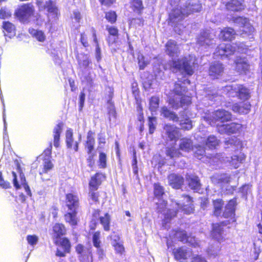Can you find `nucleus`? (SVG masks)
I'll use <instances>...</instances> for the list:
<instances>
[{
	"instance_id": "1",
	"label": "nucleus",
	"mask_w": 262,
	"mask_h": 262,
	"mask_svg": "<svg viewBox=\"0 0 262 262\" xmlns=\"http://www.w3.org/2000/svg\"><path fill=\"white\" fill-rule=\"evenodd\" d=\"M195 64V57L189 56L178 60H172L168 63L170 70L176 73L178 71L184 72L189 75H191L194 71L193 68Z\"/></svg>"
},
{
	"instance_id": "2",
	"label": "nucleus",
	"mask_w": 262,
	"mask_h": 262,
	"mask_svg": "<svg viewBox=\"0 0 262 262\" xmlns=\"http://www.w3.org/2000/svg\"><path fill=\"white\" fill-rule=\"evenodd\" d=\"M161 114L165 118H169L175 122H180V125L181 128L184 130H189L192 128V124L191 121L188 117L179 118L174 112H171L166 106H163L161 108Z\"/></svg>"
},
{
	"instance_id": "3",
	"label": "nucleus",
	"mask_w": 262,
	"mask_h": 262,
	"mask_svg": "<svg viewBox=\"0 0 262 262\" xmlns=\"http://www.w3.org/2000/svg\"><path fill=\"white\" fill-rule=\"evenodd\" d=\"M225 91L228 92L230 96H234V94L242 100H247L250 97L249 90L242 85L232 84L225 87Z\"/></svg>"
},
{
	"instance_id": "4",
	"label": "nucleus",
	"mask_w": 262,
	"mask_h": 262,
	"mask_svg": "<svg viewBox=\"0 0 262 262\" xmlns=\"http://www.w3.org/2000/svg\"><path fill=\"white\" fill-rule=\"evenodd\" d=\"M33 8L28 5H24L18 8L15 12V16L22 22H26L33 15Z\"/></svg>"
},
{
	"instance_id": "5",
	"label": "nucleus",
	"mask_w": 262,
	"mask_h": 262,
	"mask_svg": "<svg viewBox=\"0 0 262 262\" xmlns=\"http://www.w3.org/2000/svg\"><path fill=\"white\" fill-rule=\"evenodd\" d=\"M237 50L239 51V49L237 48L235 45L222 44L220 45L216 48L215 54L216 56H221V57H227L233 54Z\"/></svg>"
},
{
	"instance_id": "6",
	"label": "nucleus",
	"mask_w": 262,
	"mask_h": 262,
	"mask_svg": "<svg viewBox=\"0 0 262 262\" xmlns=\"http://www.w3.org/2000/svg\"><path fill=\"white\" fill-rule=\"evenodd\" d=\"M181 198L186 199V202L188 203L187 205H184L185 202L182 199H177L173 203V205L177 207V208H182L184 213L186 214H190L194 211L193 205L191 204V198L188 195H183Z\"/></svg>"
},
{
	"instance_id": "7",
	"label": "nucleus",
	"mask_w": 262,
	"mask_h": 262,
	"mask_svg": "<svg viewBox=\"0 0 262 262\" xmlns=\"http://www.w3.org/2000/svg\"><path fill=\"white\" fill-rule=\"evenodd\" d=\"M188 15L185 7L173 8L169 14V19L172 23H177L182 20L185 17Z\"/></svg>"
},
{
	"instance_id": "8",
	"label": "nucleus",
	"mask_w": 262,
	"mask_h": 262,
	"mask_svg": "<svg viewBox=\"0 0 262 262\" xmlns=\"http://www.w3.org/2000/svg\"><path fill=\"white\" fill-rule=\"evenodd\" d=\"M241 128L242 125L236 123L217 125V130L221 134H235L239 132Z\"/></svg>"
},
{
	"instance_id": "9",
	"label": "nucleus",
	"mask_w": 262,
	"mask_h": 262,
	"mask_svg": "<svg viewBox=\"0 0 262 262\" xmlns=\"http://www.w3.org/2000/svg\"><path fill=\"white\" fill-rule=\"evenodd\" d=\"M234 23L239 25L242 29L241 31L243 32V35L244 34L249 35L254 31V28L249 23V20L246 18L238 17L234 19Z\"/></svg>"
},
{
	"instance_id": "10",
	"label": "nucleus",
	"mask_w": 262,
	"mask_h": 262,
	"mask_svg": "<svg viewBox=\"0 0 262 262\" xmlns=\"http://www.w3.org/2000/svg\"><path fill=\"white\" fill-rule=\"evenodd\" d=\"M234 63L235 70L240 74H246L249 70L250 64L246 58L237 57Z\"/></svg>"
},
{
	"instance_id": "11",
	"label": "nucleus",
	"mask_w": 262,
	"mask_h": 262,
	"mask_svg": "<svg viewBox=\"0 0 262 262\" xmlns=\"http://www.w3.org/2000/svg\"><path fill=\"white\" fill-rule=\"evenodd\" d=\"M211 117L215 122H224L231 120V115L224 110H218L212 113Z\"/></svg>"
},
{
	"instance_id": "12",
	"label": "nucleus",
	"mask_w": 262,
	"mask_h": 262,
	"mask_svg": "<svg viewBox=\"0 0 262 262\" xmlns=\"http://www.w3.org/2000/svg\"><path fill=\"white\" fill-rule=\"evenodd\" d=\"M214 35L208 31L200 34L198 38L197 42L201 46L207 47L213 43Z\"/></svg>"
},
{
	"instance_id": "13",
	"label": "nucleus",
	"mask_w": 262,
	"mask_h": 262,
	"mask_svg": "<svg viewBox=\"0 0 262 262\" xmlns=\"http://www.w3.org/2000/svg\"><path fill=\"white\" fill-rule=\"evenodd\" d=\"M169 184L176 189H179L183 184L184 179L179 174L176 173H171L168 177Z\"/></svg>"
},
{
	"instance_id": "14",
	"label": "nucleus",
	"mask_w": 262,
	"mask_h": 262,
	"mask_svg": "<svg viewBox=\"0 0 262 262\" xmlns=\"http://www.w3.org/2000/svg\"><path fill=\"white\" fill-rule=\"evenodd\" d=\"M236 205V200L232 199L229 201L225 207L223 216L225 218H231L233 219L235 215V206Z\"/></svg>"
},
{
	"instance_id": "15",
	"label": "nucleus",
	"mask_w": 262,
	"mask_h": 262,
	"mask_svg": "<svg viewBox=\"0 0 262 262\" xmlns=\"http://www.w3.org/2000/svg\"><path fill=\"white\" fill-rule=\"evenodd\" d=\"M224 67L222 63L215 62L211 65L209 69V75L212 78H217L223 73Z\"/></svg>"
},
{
	"instance_id": "16",
	"label": "nucleus",
	"mask_w": 262,
	"mask_h": 262,
	"mask_svg": "<svg viewBox=\"0 0 262 262\" xmlns=\"http://www.w3.org/2000/svg\"><path fill=\"white\" fill-rule=\"evenodd\" d=\"M190 103L191 98L187 96L182 97L180 103L173 98H170L169 100V104L174 109H178L180 107H183L185 105H187Z\"/></svg>"
},
{
	"instance_id": "17",
	"label": "nucleus",
	"mask_w": 262,
	"mask_h": 262,
	"mask_svg": "<svg viewBox=\"0 0 262 262\" xmlns=\"http://www.w3.org/2000/svg\"><path fill=\"white\" fill-rule=\"evenodd\" d=\"M67 206L69 210L76 211L79 206V199L76 195L72 193L67 194Z\"/></svg>"
},
{
	"instance_id": "18",
	"label": "nucleus",
	"mask_w": 262,
	"mask_h": 262,
	"mask_svg": "<svg viewBox=\"0 0 262 262\" xmlns=\"http://www.w3.org/2000/svg\"><path fill=\"white\" fill-rule=\"evenodd\" d=\"M165 135L170 141L175 140L178 136V130L176 127L170 124H166L164 127Z\"/></svg>"
},
{
	"instance_id": "19",
	"label": "nucleus",
	"mask_w": 262,
	"mask_h": 262,
	"mask_svg": "<svg viewBox=\"0 0 262 262\" xmlns=\"http://www.w3.org/2000/svg\"><path fill=\"white\" fill-rule=\"evenodd\" d=\"M191 252L189 250L183 248L176 249L173 252L174 258L177 260L187 259L190 256Z\"/></svg>"
},
{
	"instance_id": "20",
	"label": "nucleus",
	"mask_w": 262,
	"mask_h": 262,
	"mask_svg": "<svg viewBox=\"0 0 262 262\" xmlns=\"http://www.w3.org/2000/svg\"><path fill=\"white\" fill-rule=\"evenodd\" d=\"M179 149L185 152H189L193 149V143L191 139L184 138L181 139L179 143Z\"/></svg>"
},
{
	"instance_id": "21",
	"label": "nucleus",
	"mask_w": 262,
	"mask_h": 262,
	"mask_svg": "<svg viewBox=\"0 0 262 262\" xmlns=\"http://www.w3.org/2000/svg\"><path fill=\"white\" fill-rule=\"evenodd\" d=\"M220 36L224 40H231L235 38V32L233 29L227 28L222 30Z\"/></svg>"
},
{
	"instance_id": "22",
	"label": "nucleus",
	"mask_w": 262,
	"mask_h": 262,
	"mask_svg": "<svg viewBox=\"0 0 262 262\" xmlns=\"http://www.w3.org/2000/svg\"><path fill=\"white\" fill-rule=\"evenodd\" d=\"M166 47L167 54L171 57L177 56L178 47L174 41L169 40L166 43Z\"/></svg>"
},
{
	"instance_id": "23",
	"label": "nucleus",
	"mask_w": 262,
	"mask_h": 262,
	"mask_svg": "<svg viewBox=\"0 0 262 262\" xmlns=\"http://www.w3.org/2000/svg\"><path fill=\"white\" fill-rule=\"evenodd\" d=\"M186 179L188 182V185L191 189L198 190L200 188L201 184L198 177L194 176H187Z\"/></svg>"
},
{
	"instance_id": "24",
	"label": "nucleus",
	"mask_w": 262,
	"mask_h": 262,
	"mask_svg": "<svg viewBox=\"0 0 262 262\" xmlns=\"http://www.w3.org/2000/svg\"><path fill=\"white\" fill-rule=\"evenodd\" d=\"M64 215L65 221L72 226H75L77 224L78 219L77 217V211L70 210Z\"/></svg>"
},
{
	"instance_id": "25",
	"label": "nucleus",
	"mask_w": 262,
	"mask_h": 262,
	"mask_svg": "<svg viewBox=\"0 0 262 262\" xmlns=\"http://www.w3.org/2000/svg\"><path fill=\"white\" fill-rule=\"evenodd\" d=\"M226 8L233 11H241L244 9V6L238 0H231L226 4Z\"/></svg>"
},
{
	"instance_id": "26",
	"label": "nucleus",
	"mask_w": 262,
	"mask_h": 262,
	"mask_svg": "<svg viewBox=\"0 0 262 262\" xmlns=\"http://www.w3.org/2000/svg\"><path fill=\"white\" fill-rule=\"evenodd\" d=\"M245 157L243 154L240 155H234L230 158V160L228 159L227 161H228L230 165L234 168H237L245 160Z\"/></svg>"
},
{
	"instance_id": "27",
	"label": "nucleus",
	"mask_w": 262,
	"mask_h": 262,
	"mask_svg": "<svg viewBox=\"0 0 262 262\" xmlns=\"http://www.w3.org/2000/svg\"><path fill=\"white\" fill-rule=\"evenodd\" d=\"M230 177L226 174L214 175L211 177L212 182L215 184L228 183L230 182Z\"/></svg>"
},
{
	"instance_id": "28",
	"label": "nucleus",
	"mask_w": 262,
	"mask_h": 262,
	"mask_svg": "<svg viewBox=\"0 0 262 262\" xmlns=\"http://www.w3.org/2000/svg\"><path fill=\"white\" fill-rule=\"evenodd\" d=\"M223 232V228L221 225L219 224L212 225V236L214 238L220 241L222 239Z\"/></svg>"
},
{
	"instance_id": "29",
	"label": "nucleus",
	"mask_w": 262,
	"mask_h": 262,
	"mask_svg": "<svg viewBox=\"0 0 262 262\" xmlns=\"http://www.w3.org/2000/svg\"><path fill=\"white\" fill-rule=\"evenodd\" d=\"M62 127L63 123H59L54 129V145L56 147H58L59 145V141Z\"/></svg>"
},
{
	"instance_id": "30",
	"label": "nucleus",
	"mask_w": 262,
	"mask_h": 262,
	"mask_svg": "<svg viewBox=\"0 0 262 262\" xmlns=\"http://www.w3.org/2000/svg\"><path fill=\"white\" fill-rule=\"evenodd\" d=\"M94 135V133L91 130H90L88 133L85 146L88 149V153L89 154L94 149L95 144Z\"/></svg>"
},
{
	"instance_id": "31",
	"label": "nucleus",
	"mask_w": 262,
	"mask_h": 262,
	"mask_svg": "<svg viewBox=\"0 0 262 262\" xmlns=\"http://www.w3.org/2000/svg\"><path fill=\"white\" fill-rule=\"evenodd\" d=\"M184 7L186 8V11L188 12V15L191 13L198 12L201 9V6L199 3H192L191 4L190 3H187L184 5Z\"/></svg>"
},
{
	"instance_id": "32",
	"label": "nucleus",
	"mask_w": 262,
	"mask_h": 262,
	"mask_svg": "<svg viewBox=\"0 0 262 262\" xmlns=\"http://www.w3.org/2000/svg\"><path fill=\"white\" fill-rule=\"evenodd\" d=\"M53 231L55 234H56L57 238L64 235L66 232V229L64 226L63 224L59 223H57L54 226Z\"/></svg>"
},
{
	"instance_id": "33",
	"label": "nucleus",
	"mask_w": 262,
	"mask_h": 262,
	"mask_svg": "<svg viewBox=\"0 0 262 262\" xmlns=\"http://www.w3.org/2000/svg\"><path fill=\"white\" fill-rule=\"evenodd\" d=\"M214 206V214L215 216H219L221 213L222 209L224 205V202L221 199H217L213 202Z\"/></svg>"
},
{
	"instance_id": "34",
	"label": "nucleus",
	"mask_w": 262,
	"mask_h": 262,
	"mask_svg": "<svg viewBox=\"0 0 262 262\" xmlns=\"http://www.w3.org/2000/svg\"><path fill=\"white\" fill-rule=\"evenodd\" d=\"M219 144V140L214 136H210L206 141V145L209 148H215Z\"/></svg>"
},
{
	"instance_id": "35",
	"label": "nucleus",
	"mask_w": 262,
	"mask_h": 262,
	"mask_svg": "<svg viewBox=\"0 0 262 262\" xmlns=\"http://www.w3.org/2000/svg\"><path fill=\"white\" fill-rule=\"evenodd\" d=\"M166 155L170 158H178L181 156L179 149H176L174 147H167L166 150Z\"/></svg>"
},
{
	"instance_id": "36",
	"label": "nucleus",
	"mask_w": 262,
	"mask_h": 262,
	"mask_svg": "<svg viewBox=\"0 0 262 262\" xmlns=\"http://www.w3.org/2000/svg\"><path fill=\"white\" fill-rule=\"evenodd\" d=\"M138 63L140 70H143L149 63V61L145 59V57L139 52L137 55Z\"/></svg>"
},
{
	"instance_id": "37",
	"label": "nucleus",
	"mask_w": 262,
	"mask_h": 262,
	"mask_svg": "<svg viewBox=\"0 0 262 262\" xmlns=\"http://www.w3.org/2000/svg\"><path fill=\"white\" fill-rule=\"evenodd\" d=\"M111 217L108 213H105L104 216L100 217V222L105 231L110 230Z\"/></svg>"
},
{
	"instance_id": "38",
	"label": "nucleus",
	"mask_w": 262,
	"mask_h": 262,
	"mask_svg": "<svg viewBox=\"0 0 262 262\" xmlns=\"http://www.w3.org/2000/svg\"><path fill=\"white\" fill-rule=\"evenodd\" d=\"M100 174L97 173L91 178V180L89 183L91 189L96 190L98 186L100 184V181L98 178Z\"/></svg>"
},
{
	"instance_id": "39",
	"label": "nucleus",
	"mask_w": 262,
	"mask_h": 262,
	"mask_svg": "<svg viewBox=\"0 0 262 262\" xmlns=\"http://www.w3.org/2000/svg\"><path fill=\"white\" fill-rule=\"evenodd\" d=\"M159 99L157 97H152L149 101V109L154 112L159 107Z\"/></svg>"
},
{
	"instance_id": "40",
	"label": "nucleus",
	"mask_w": 262,
	"mask_h": 262,
	"mask_svg": "<svg viewBox=\"0 0 262 262\" xmlns=\"http://www.w3.org/2000/svg\"><path fill=\"white\" fill-rule=\"evenodd\" d=\"M29 32L39 41H42L45 39V36L43 33L41 31H37L32 29H30Z\"/></svg>"
},
{
	"instance_id": "41",
	"label": "nucleus",
	"mask_w": 262,
	"mask_h": 262,
	"mask_svg": "<svg viewBox=\"0 0 262 262\" xmlns=\"http://www.w3.org/2000/svg\"><path fill=\"white\" fill-rule=\"evenodd\" d=\"M2 28L4 31L8 33H12L15 31L14 25L8 21H3Z\"/></svg>"
},
{
	"instance_id": "42",
	"label": "nucleus",
	"mask_w": 262,
	"mask_h": 262,
	"mask_svg": "<svg viewBox=\"0 0 262 262\" xmlns=\"http://www.w3.org/2000/svg\"><path fill=\"white\" fill-rule=\"evenodd\" d=\"M93 32V36L94 37V41L96 43V58L98 60H99L101 58V50L99 46L98 40L96 37V34L95 30H94L93 29H92Z\"/></svg>"
},
{
	"instance_id": "43",
	"label": "nucleus",
	"mask_w": 262,
	"mask_h": 262,
	"mask_svg": "<svg viewBox=\"0 0 262 262\" xmlns=\"http://www.w3.org/2000/svg\"><path fill=\"white\" fill-rule=\"evenodd\" d=\"M73 133L71 130L66 132V143L68 148H72L73 143Z\"/></svg>"
},
{
	"instance_id": "44",
	"label": "nucleus",
	"mask_w": 262,
	"mask_h": 262,
	"mask_svg": "<svg viewBox=\"0 0 262 262\" xmlns=\"http://www.w3.org/2000/svg\"><path fill=\"white\" fill-rule=\"evenodd\" d=\"M164 189L159 184H155L154 185V194L158 198L161 197L164 194Z\"/></svg>"
},
{
	"instance_id": "45",
	"label": "nucleus",
	"mask_w": 262,
	"mask_h": 262,
	"mask_svg": "<svg viewBox=\"0 0 262 262\" xmlns=\"http://www.w3.org/2000/svg\"><path fill=\"white\" fill-rule=\"evenodd\" d=\"M60 244L65 252H69L71 246L70 242L67 238H64L61 239Z\"/></svg>"
},
{
	"instance_id": "46",
	"label": "nucleus",
	"mask_w": 262,
	"mask_h": 262,
	"mask_svg": "<svg viewBox=\"0 0 262 262\" xmlns=\"http://www.w3.org/2000/svg\"><path fill=\"white\" fill-rule=\"evenodd\" d=\"M53 167V164L50 161H45L43 164V168L42 171H40V174L47 173L49 170H51Z\"/></svg>"
},
{
	"instance_id": "47",
	"label": "nucleus",
	"mask_w": 262,
	"mask_h": 262,
	"mask_svg": "<svg viewBox=\"0 0 262 262\" xmlns=\"http://www.w3.org/2000/svg\"><path fill=\"white\" fill-rule=\"evenodd\" d=\"M176 238H178L180 241H181L185 243L188 237L186 233L184 231H177L176 233Z\"/></svg>"
},
{
	"instance_id": "48",
	"label": "nucleus",
	"mask_w": 262,
	"mask_h": 262,
	"mask_svg": "<svg viewBox=\"0 0 262 262\" xmlns=\"http://www.w3.org/2000/svg\"><path fill=\"white\" fill-rule=\"evenodd\" d=\"M116 14L114 11H110L106 13L105 18L108 21L111 22V23H114L116 21Z\"/></svg>"
},
{
	"instance_id": "49",
	"label": "nucleus",
	"mask_w": 262,
	"mask_h": 262,
	"mask_svg": "<svg viewBox=\"0 0 262 262\" xmlns=\"http://www.w3.org/2000/svg\"><path fill=\"white\" fill-rule=\"evenodd\" d=\"M11 16V12L7 10L5 8H2L0 10V18L6 19L10 17Z\"/></svg>"
},
{
	"instance_id": "50",
	"label": "nucleus",
	"mask_w": 262,
	"mask_h": 262,
	"mask_svg": "<svg viewBox=\"0 0 262 262\" xmlns=\"http://www.w3.org/2000/svg\"><path fill=\"white\" fill-rule=\"evenodd\" d=\"M100 166L101 168H105L106 165V156L103 152H100L99 157Z\"/></svg>"
},
{
	"instance_id": "51",
	"label": "nucleus",
	"mask_w": 262,
	"mask_h": 262,
	"mask_svg": "<svg viewBox=\"0 0 262 262\" xmlns=\"http://www.w3.org/2000/svg\"><path fill=\"white\" fill-rule=\"evenodd\" d=\"M185 91V88L184 86H181L180 83H175L173 91L176 94L181 95Z\"/></svg>"
},
{
	"instance_id": "52",
	"label": "nucleus",
	"mask_w": 262,
	"mask_h": 262,
	"mask_svg": "<svg viewBox=\"0 0 262 262\" xmlns=\"http://www.w3.org/2000/svg\"><path fill=\"white\" fill-rule=\"evenodd\" d=\"M132 6L135 10L140 11L143 8L142 3L141 0H132Z\"/></svg>"
},
{
	"instance_id": "53",
	"label": "nucleus",
	"mask_w": 262,
	"mask_h": 262,
	"mask_svg": "<svg viewBox=\"0 0 262 262\" xmlns=\"http://www.w3.org/2000/svg\"><path fill=\"white\" fill-rule=\"evenodd\" d=\"M45 7L48 9L49 12L56 13L57 9L53 2L50 0L46 2Z\"/></svg>"
},
{
	"instance_id": "54",
	"label": "nucleus",
	"mask_w": 262,
	"mask_h": 262,
	"mask_svg": "<svg viewBox=\"0 0 262 262\" xmlns=\"http://www.w3.org/2000/svg\"><path fill=\"white\" fill-rule=\"evenodd\" d=\"M27 240L30 245L33 246L37 243L38 241V237L35 235H28L27 237Z\"/></svg>"
},
{
	"instance_id": "55",
	"label": "nucleus",
	"mask_w": 262,
	"mask_h": 262,
	"mask_svg": "<svg viewBox=\"0 0 262 262\" xmlns=\"http://www.w3.org/2000/svg\"><path fill=\"white\" fill-rule=\"evenodd\" d=\"M226 145H231L233 146H238L240 144V141L236 138H229L228 140L226 139L225 141Z\"/></svg>"
},
{
	"instance_id": "56",
	"label": "nucleus",
	"mask_w": 262,
	"mask_h": 262,
	"mask_svg": "<svg viewBox=\"0 0 262 262\" xmlns=\"http://www.w3.org/2000/svg\"><path fill=\"white\" fill-rule=\"evenodd\" d=\"M196 149L194 153L195 156L198 159H201V157L203 156L205 152V149L201 146H196Z\"/></svg>"
},
{
	"instance_id": "57",
	"label": "nucleus",
	"mask_w": 262,
	"mask_h": 262,
	"mask_svg": "<svg viewBox=\"0 0 262 262\" xmlns=\"http://www.w3.org/2000/svg\"><path fill=\"white\" fill-rule=\"evenodd\" d=\"M99 238H100V232H95L93 236V241L94 245L96 247H97V248L99 247V246H100V241L99 240Z\"/></svg>"
},
{
	"instance_id": "58",
	"label": "nucleus",
	"mask_w": 262,
	"mask_h": 262,
	"mask_svg": "<svg viewBox=\"0 0 262 262\" xmlns=\"http://www.w3.org/2000/svg\"><path fill=\"white\" fill-rule=\"evenodd\" d=\"M148 125L149 128V133L152 134L155 129V124L154 123L156 122V118L149 117L148 121Z\"/></svg>"
},
{
	"instance_id": "59",
	"label": "nucleus",
	"mask_w": 262,
	"mask_h": 262,
	"mask_svg": "<svg viewBox=\"0 0 262 262\" xmlns=\"http://www.w3.org/2000/svg\"><path fill=\"white\" fill-rule=\"evenodd\" d=\"M106 30L108 31L110 35L117 37L118 35V30L115 27H106Z\"/></svg>"
},
{
	"instance_id": "60",
	"label": "nucleus",
	"mask_w": 262,
	"mask_h": 262,
	"mask_svg": "<svg viewBox=\"0 0 262 262\" xmlns=\"http://www.w3.org/2000/svg\"><path fill=\"white\" fill-rule=\"evenodd\" d=\"M113 246L114 247L115 249L118 253L122 254L124 251V248L122 244L121 243L115 244L112 243Z\"/></svg>"
},
{
	"instance_id": "61",
	"label": "nucleus",
	"mask_w": 262,
	"mask_h": 262,
	"mask_svg": "<svg viewBox=\"0 0 262 262\" xmlns=\"http://www.w3.org/2000/svg\"><path fill=\"white\" fill-rule=\"evenodd\" d=\"M185 243H188L190 245L196 247L199 246V243L195 240V238L193 236H189Z\"/></svg>"
},
{
	"instance_id": "62",
	"label": "nucleus",
	"mask_w": 262,
	"mask_h": 262,
	"mask_svg": "<svg viewBox=\"0 0 262 262\" xmlns=\"http://www.w3.org/2000/svg\"><path fill=\"white\" fill-rule=\"evenodd\" d=\"M250 105L249 104L245 103L243 105H241L239 113L247 114L250 110Z\"/></svg>"
},
{
	"instance_id": "63",
	"label": "nucleus",
	"mask_w": 262,
	"mask_h": 262,
	"mask_svg": "<svg viewBox=\"0 0 262 262\" xmlns=\"http://www.w3.org/2000/svg\"><path fill=\"white\" fill-rule=\"evenodd\" d=\"M250 105L249 104L245 103L243 105H241L239 113L247 114L250 110Z\"/></svg>"
},
{
	"instance_id": "64",
	"label": "nucleus",
	"mask_w": 262,
	"mask_h": 262,
	"mask_svg": "<svg viewBox=\"0 0 262 262\" xmlns=\"http://www.w3.org/2000/svg\"><path fill=\"white\" fill-rule=\"evenodd\" d=\"M177 213L176 210H168L167 212L165 214V217L166 219H170L172 217L176 216Z\"/></svg>"
}]
</instances>
